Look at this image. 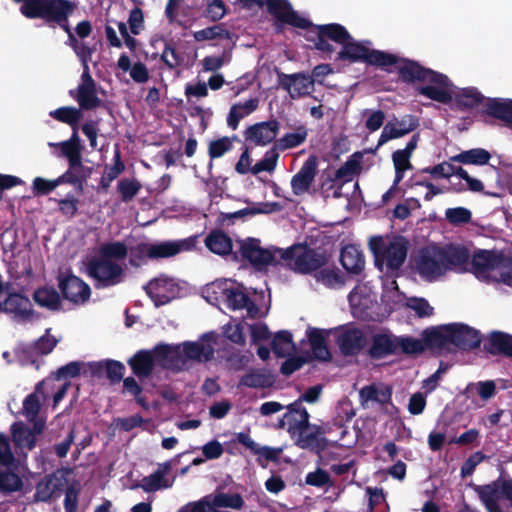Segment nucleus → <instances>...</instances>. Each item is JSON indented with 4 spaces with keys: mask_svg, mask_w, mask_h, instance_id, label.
Segmentation results:
<instances>
[{
    "mask_svg": "<svg viewBox=\"0 0 512 512\" xmlns=\"http://www.w3.org/2000/svg\"><path fill=\"white\" fill-rule=\"evenodd\" d=\"M127 255V248L120 242L103 244L88 266L89 274L100 286H111L122 281L124 268L120 263Z\"/></svg>",
    "mask_w": 512,
    "mask_h": 512,
    "instance_id": "obj_1",
    "label": "nucleus"
},
{
    "mask_svg": "<svg viewBox=\"0 0 512 512\" xmlns=\"http://www.w3.org/2000/svg\"><path fill=\"white\" fill-rule=\"evenodd\" d=\"M204 297L210 303H223L233 310H246L248 317H262L267 309L261 310L251 302L243 287L231 279L216 280L204 288Z\"/></svg>",
    "mask_w": 512,
    "mask_h": 512,
    "instance_id": "obj_2",
    "label": "nucleus"
},
{
    "mask_svg": "<svg viewBox=\"0 0 512 512\" xmlns=\"http://www.w3.org/2000/svg\"><path fill=\"white\" fill-rule=\"evenodd\" d=\"M375 266L381 273L394 276L407 256V242L401 236H373L369 240Z\"/></svg>",
    "mask_w": 512,
    "mask_h": 512,
    "instance_id": "obj_3",
    "label": "nucleus"
},
{
    "mask_svg": "<svg viewBox=\"0 0 512 512\" xmlns=\"http://www.w3.org/2000/svg\"><path fill=\"white\" fill-rule=\"evenodd\" d=\"M424 335L433 348H448L453 345L461 349H472L480 344L478 331L460 323L426 329Z\"/></svg>",
    "mask_w": 512,
    "mask_h": 512,
    "instance_id": "obj_4",
    "label": "nucleus"
},
{
    "mask_svg": "<svg viewBox=\"0 0 512 512\" xmlns=\"http://www.w3.org/2000/svg\"><path fill=\"white\" fill-rule=\"evenodd\" d=\"M509 269L512 270V258L499 251L477 250L472 255L470 271L483 282L505 284Z\"/></svg>",
    "mask_w": 512,
    "mask_h": 512,
    "instance_id": "obj_5",
    "label": "nucleus"
},
{
    "mask_svg": "<svg viewBox=\"0 0 512 512\" xmlns=\"http://www.w3.org/2000/svg\"><path fill=\"white\" fill-rule=\"evenodd\" d=\"M196 240L193 237L168 240L161 242H142L130 249V263L135 266L143 264L148 259H162L176 256L192 250Z\"/></svg>",
    "mask_w": 512,
    "mask_h": 512,
    "instance_id": "obj_6",
    "label": "nucleus"
},
{
    "mask_svg": "<svg viewBox=\"0 0 512 512\" xmlns=\"http://www.w3.org/2000/svg\"><path fill=\"white\" fill-rule=\"evenodd\" d=\"M68 389V383L59 382L57 379H45L36 388L35 392L30 394L23 403V413L25 416L34 420L42 405L52 398L53 407L63 399Z\"/></svg>",
    "mask_w": 512,
    "mask_h": 512,
    "instance_id": "obj_7",
    "label": "nucleus"
},
{
    "mask_svg": "<svg viewBox=\"0 0 512 512\" xmlns=\"http://www.w3.org/2000/svg\"><path fill=\"white\" fill-rule=\"evenodd\" d=\"M339 58L352 62L362 61L382 68H388L395 61L394 54L375 50L370 41H355L351 36L340 50Z\"/></svg>",
    "mask_w": 512,
    "mask_h": 512,
    "instance_id": "obj_8",
    "label": "nucleus"
},
{
    "mask_svg": "<svg viewBox=\"0 0 512 512\" xmlns=\"http://www.w3.org/2000/svg\"><path fill=\"white\" fill-rule=\"evenodd\" d=\"M20 10L27 18L60 22L72 12L73 6L67 0H26Z\"/></svg>",
    "mask_w": 512,
    "mask_h": 512,
    "instance_id": "obj_9",
    "label": "nucleus"
},
{
    "mask_svg": "<svg viewBox=\"0 0 512 512\" xmlns=\"http://www.w3.org/2000/svg\"><path fill=\"white\" fill-rule=\"evenodd\" d=\"M488 512H512V481H496L477 488Z\"/></svg>",
    "mask_w": 512,
    "mask_h": 512,
    "instance_id": "obj_10",
    "label": "nucleus"
},
{
    "mask_svg": "<svg viewBox=\"0 0 512 512\" xmlns=\"http://www.w3.org/2000/svg\"><path fill=\"white\" fill-rule=\"evenodd\" d=\"M418 274L427 281H435L448 271L445 255L441 248L436 246L422 250L416 259Z\"/></svg>",
    "mask_w": 512,
    "mask_h": 512,
    "instance_id": "obj_11",
    "label": "nucleus"
},
{
    "mask_svg": "<svg viewBox=\"0 0 512 512\" xmlns=\"http://www.w3.org/2000/svg\"><path fill=\"white\" fill-rule=\"evenodd\" d=\"M281 259L287 261V265L299 273H309L317 270L324 258L304 245H296L288 250H282Z\"/></svg>",
    "mask_w": 512,
    "mask_h": 512,
    "instance_id": "obj_12",
    "label": "nucleus"
},
{
    "mask_svg": "<svg viewBox=\"0 0 512 512\" xmlns=\"http://www.w3.org/2000/svg\"><path fill=\"white\" fill-rule=\"evenodd\" d=\"M348 299L354 317L375 319L378 316L376 295L368 284L360 283L355 286Z\"/></svg>",
    "mask_w": 512,
    "mask_h": 512,
    "instance_id": "obj_13",
    "label": "nucleus"
},
{
    "mask_svg": "<svg viewBox=\"0 0 512 512\" xmlns=\"http://www.w3.org/2000/svg\"><path fill=\"white\" fill-rule=\"evenodd\" d=\"M150 299L155 306H161L169 303L181 294V283L167 275H159L150 280L144 287Z\"/></svg>",
    "mask_w": 512,
    "mask_h": 512,
    "instance_id": "obj_14",
    "label": "nucleus"
},
{
    "mask_svg": "<svg viewBox=\"0 0 512 512\" xmlns=\"http://www.w3.org/2000/svg\"><path fill=\"white\" fill-rule=\"evenodd\" d=\"M418 91L431 100L448 103L452 101L454 85L446 75L430 70Z\"/></svg>",
    "mask_w": 512,
    "mask_h": 512,
    "instance_id": "obj_15",
    "label": "nucleus"
},
{
    "mask_svg": "<svg viewBox=\"0 0 512 512\" xmlns=\"http://www.w3.org/2000/svg\"><path fill=\"white\" fill-rule=\"evenodd\" d=\"M300 419L297 426L288 428V432L295 443L301 448H318L322 441V432L319 427L311 426L308 422L309 414L307 410L299 412Z\"/></svg>",
    "mask_w": 512,
    "mask_h": 512,
    "instance_id": "obj_16",
    "label": "nucleus"
},
{
    "mask_svg": "<svg viewBox=\"0 0 512 512\" xmlns=\"http://www.w3.org/2000/svg\"><path fill=\"white\" fill-rule=\"evenodd\" d=\"M75 51L80 57L84 67L81 83L78 86L75 98L82 108L90 109L98 106L100 104V100L97 97L95 82L89 73L85 49H80L78 46H75Z\"/></svg>",
    "mask_w": 512,
    "mask_h": 512,
    "instance_id": "obj_17",
    "label": "nucleus"
},
{
    "mask_svg": "<svg viewBox=\"0 0 512 512\" xmlns=\"http://www.w3.org/2000/svg\"><path fill=\"white\" fill-rule=\"evenodd\" d=\"M240 248L242 256L259 268L277 263L282 255V249H265L257 239L243 240Z\"/></svg>",
    "mask_w": 512,
    "mask_h": 512,
    "instance_id": "obj_18",
    "label": "nucleus"
},
{
    "mask_svg": "<svg viewBox=\"0 0 512 512\" xmlns=\"http://www.w3.org/2000/svg\"><path fill=\"white\" fill-rule=\"evenodd\" d=\"M58 284L64 297L74 304H84L90 298L89 285L73 274L61 273L58 277Z\"/></svg>",
    "mask_w": 512,
    "mask_h": 512,
    "instance_id": "obj_19",
    "label": "nucleus"
},
{
    "mask_svg": "<svg viewBox=\"0 0 512 512\" xmlns=\"http://www.w3.org/2000/svg\"><path fill=\"white\" fill-rule=\"evenodd\" d=\"M216 336L214 333L203 335L196 342H183L180 344L184 366L188 361H206L214 353Z\"/></svg>",
    "mask_w": 512,
    "mask_h": 512,
    "instance_id": "obj_20",
    "label": "nucleus"
},
{
    "mask_svg": "<svg viewBox=\"0 0 512 512\" xmlns=\"http://www.w3.org/2000/svg\"><path fill=\"white\" fill-rule=\"evenodd\" d=\"M333 336L339 348L346 355L358 353L366 344L363 332L354 326H341L333 329Z\"/></svg>",
    "mask_w": 512,
    "mask_h": 512,
    "instance_id": "obj_21",
    "label": "nucleus"
},
{
    "mask_svg": "<svg viewBox=\"0 0 512 512\" xmlns=\"http://www.w3.org/2000/svg\"><path fill=\"white\" fill-rule=\"evenodd\" d=\"M267 9L278 21L298 28H307L310 22L298 15L287 0H267Z\"/></svg>",
    "mask_w": 512,
    "mask_h": 512,
    "instance_id": "obj_22",
    "label": "nucleus"
},
{
    "mask_svg": "<svg viewBox=\"0 0 512 512\" xmlns=\"http://www.w3.org/2000/svg\"><path fill=\"white\" fill-rule=\"evenodd\" d=\"M418 123L412 116H404L401 119H393L386 123L380 135L378 145L401 138L416 129Z\"/></svg>",
    "mask_w": 512,
    "mask_h": 512,
    "instance_id": "obj_23",
    "label": "nucleus"
},
{
    "mask_svg": "<svg viewBox=\"0 0 512 512\" xmlns=\"http://www.w3.org/2000/svg\"><path fill=\"white\" fill-rule=\"evenodd\" d=\"M153 353L157 365L163 368L178 370L184 367L180 344H160L153 349Z\"/></svg>",
    "mask_w": 512,
    "mask_h": 512,
    "instance_id": "obj_24",
    "label": "nucleus"
},
{
    "mask_svg": "<svg viewBox=\"0 0 512 512\" xmlns=\"http://www.w3.org/2000/svg\"><path fill=\"white\" fill-rule=\"evenodd\" d=\"M394 58L395 61L385 69L388 71H392L393 69L397 70L400 76L406 81L422 83L426 78V74L430 72V69L424 68L414 61L399 58L396 55H394Z\"/></svg>",
    "mask_w": 512,
    "mask_h": 512,
    "instance_id": "obj_25",
    "label": "nucleus"
},
{
    "mask_svg": "<svg viewBox=\"0 0 512 512\" xmlns=\"http://www.w3.org/2000/svg\"><path fill=\"white\" fill-rule=\"evenodd\" d=\"M316 172V159L309 157L301 169L292 177L291 187L295 195H303L308 190L314 180Z\"/></svg>",
    "mask_w": 512,
    "mask_h": 512,
    "instance_id": "obj_26",
    "label": "nucleus"
},
{
    "mask_svg": "<svg viewBox=\"0 0 512 512\" xmlns=\"http://www.w3.org/2000/svg\"><path fill=\"white\" fill-rule=\"evenodd\" d=\"M281 85L292 98H299L309 94L313 88V80L304 74L284 75Z\"/></svg>",
    "mask_w": 512,
    "mask_h": 512,
    "instance_id": "obj_27",
    "label": "nucleus"
},
{
    "mask_svg": "<svg viewBox=\"0 0 512 512\" xmlns=\"http://www.w3.org/2000/svg\"><path fill=\"white\" fill-rule=\"evenodd\" d=\"M278 129L274 121L259 123L247 130L246 138L257 145H266L276 138Z\"/></svg>",
    "mask_w": 512,
    "mask_h": 512,
    "instance_id": "obj_28",
    "label": "nucleus"
},
{
    "mask_svg": "<svg viewBox=\"0 0 512 512\" xmlns=\"http://www.w3.org/2000/svg\"><path fill=\"white\" fill-rule=\"evenodd\" d=\"M117 68L123 73H129L130 78L136 83L142 84L149 79L147 66L140 61L132 63L126 54L120 55L117 61Z\"/></svg>",
    "mask_w": 512,
    "mask_h": 512,
    "instance_id": "obj_29",
    "label": "nucleus"
},
{
    "mask_svg": "<svg viewBox=\"0 0 512 512\" xmlns=\"http://www.w3.org/2000/svg\"><path fill=\"white\" fill-rule=\"evenodd\" d=\"M485 111L488 115L503 121L512 127V100L511 99H488L485 101Z\"/></svg>",
    "mask_w": 512,
    "mask_h": 512,
    "instance_id": "obj_30",
    "label": "nucleus"
},
{
    "mask_svg": "<svg viewBox=\"0 0 512 512\" xmlns=\"http://www.w3.org/2000/svg\"><path fill=\"white\" fill-rule=\"evenodd\" d=\"M237 441L249 449L254 454L264 457L267 460H276L282 453V448H272L268 446H260L257 444L248 433L239 432L236 434Z\"/></svg>",
    "mask_w": 512,
    "mask_h": 512,
    "instance_id": "obj_31",
    "label": "nucleus"
},
{
    "mask_svg": "<svg viewBox=\"0 0 512 512\" xmlns=\"http://www.w3.org/2000/svg\"><path fill=\"white\" fill-rule=\"evenodd\" d=\"M43 428V424L35 423L34 431L26 428L22 423H16L12 426L13 439L16 445L21 449H32L36 441V433H40Z\"/></svg>",
    "mask_w": 512,
    "mask_h": 512,
    "instance_id": "obj_32",
    "label": "nucleus"
},
{
    "mask_svg": "<svg viewBox=\"0 0 512 512\" xmlns=\"http://www.w3.org/2000/svg\"><path fill=\"white\" fill-rule=\"evenodd\" d=\"M341 264L350 273H359L365 265L361 250L355 245H347L341 252Z\"/></svg>",
    "mask_w": 512,
    "mask_h": 512,
    "instance_id": "obj_33",
    "label": "nucleus"
},
{
    "mask_svg": "<svg viewBox=\"0 0 512 512\" xmlns=\"http://www.w3.org/2000/svg\"><path fill=\"white\" fill-rule=\"evenodd\" d=\"M333 335V329L325 330L311 328L308 332L309 341L315 357L321 360H327L330 353L326 347L325 339Z\"/></svg>",
    "mask_w": 512,
    "mask_h": 512,
    "instance_id": "obj_34",
    "label": "nucleus"
},
{
    "mask_svg": "<svg viewBox=\"0 0 512 512\" xmlns=\"http://www.w3.org/2000/svg\"><path fill=\"white\" fill-rule=\"evenodd\" d=\"M445 255V262L448 265V270L455 269L463 271L465 266L468 265L469 252L465 247L462 246H448L441 248Z\"/></svg>",
    "mask_w": 512,
    "mask_h": 512,
    "instance_id": "obj_35",
    "label": "nucleus"
},
{
    "mask_svg": "<svg viewBox=\"0 0 512 512\" xmlns=\"http://www.w3.org/2000/svg\"><path fill=\"white\" fill-rule=\"evenodd\" d=\"M373 357H383L388 354H397V336L390 334L376 335L370 349Z\"/></svg>",
    "mask_w": 512,
    "mask_h": 512,
    "instance_id": "obj_36",
    "label": "nucleus"
},
{
    "mask_svg": "<svg viewBox=\"0 0 512 512\" xmlns=\"http://www.w3.org/2000/svg\"><path fill=\"white\" fill-rule=\"evenodd\" d=\"M258 103L259 101L257 98H251L243 103L234 104L231 107L227 118L228 126L232 129H236L241 119L250 115L257 109Z\"/></svg>",
    "mask_w": 512,
    "mask_h": 512,
    "instance_id": "obj_37",
    "label": "nucleus"
},
{
    "mask_svg": "<svg viewBox=\"0 0 512 512\" xmlns=\"http://www.w3.org/2000/svg\"><path fill=\"white\" fill-rule=\"evenodd\" d=\"M134 374L139 377L148 376L154 366L157 365L155 361L153 350L140 351L129 361Z\"/></svg>",
    "mask_w": 512,
    "mask_h": 512,
    "instance_id": "obj_38",
    "label": "nucleus"
},
{
    "mask_svg": "<svg viewBox=\"0 0 512 512\" xmlns=\"http://www.w3.org/2000/svg\"><path fill=\"white\" fill-rule=\"evenodd\" d=\"M457 105L475 107L484 101V96L474 87L458 88L454 86L453 98Z\"/></svg>",
    "mask_w": 512,
    "mask_h": 512,
    "instance_id": "obj_39",
    "label": "nucleus"
},
{
    "mask_svg": "<svg viewBox=\"0 0 512 512\" xmlns=\"http://www.w3.org/2000/svg\"><path fill=\"white\" fill-rule=\"evenodd\" d=\"M359 395L363 403L372 401L386 403L391 398V389L385 384H372L363 387Z\"/></svg>",
    "mask_w": 512,
    "mask_h": 512,
    "instance_id": "obj_40",
    "label": "nucleus"
},
{
    "mask_svg": "<svg viewBox=\"0 0 512 512\" xmlns=\"http://www.w3.org/2000/svg\"><path fill=\"white\" fill-rule=\"evenodd\" d=\"M61 478L56 474L45 477L36 486L35 498L38 501L50 500L62 487Z\"/></svg>",
    "mask_w": 512,
    "mask_h": 512,
    "instance_id": "obj_41",
    "label": "nucleus"
},
{
    "mask_svg": "<svg viewBox=\"0 0 512 512\" xmlns=\"http://www.w3.org/2000/svg\"><path fill=\"white\" fill-rule=\"evenodd\" d=\"M490 159L491 155L487 150L483 148H474L463 151L451 157L450 160L462 164L482 166L487 164Z\"/></svg>",
    "mask_w": 512,
    "mask_h": 512,
    "instance_id": "obj_42",
    "label": "nucleus"
},
{
    "mask_svg": "<svg viewBox=\"0 0 512 512\" xmlns=\"http://www.w3.org/2000/svg\"><path fill=\"white\" fill-rule=\"evenodd\" d=\"M206 247L218 255H226L232 250L231 239L222 231H214L205 239Z\"/></svg>",
    "mask_w": 512,
    "mask_h": 512,
    "instance_id": "obj_43",
    "label": "nucleus"
},
{
    "mask_svg": "<svg viewBox=\"0 0 512 512\" xmlns=\"http://www.w3.org/2000/svg\"><path fill=\"white\" fill-rule=\"evenodd\" d=\"M427 346L431 347L424 333L422 334V338L397 336V354H418L423 352Z\"/></svg>",
    "mask_w": 512,
    "mask_h": 512,
    "instance_id": "obj_44",
    "label": "nucleus"
},
{
    "mask_svg": "<svg viewBox=\"0 0 512 512\" xmlns=\"http://www.w3.org/2000/svg\"><path fill=\"white\" fill-rule=\"evenodd\" d=\"M33 298L39 306L50 310L58 309L61 304L60 296L53 288H39L35 291Z\"/></svg>",
    "mask_w": 512,
    "mask_h": 512,
    "instance_id": "obj_45",
    "label": "nucleus"
},
{
    "mask_svg": "<svg viewBox=\"0 0 512 512\" xmlns=\"http://www.w3.org/2000/svg\"><path fill=\"white\" fill-rule=\"evenodd\" d=\"M468 397L478 395L482 400L487 401L496 394V384L492 380L469 383L465 389Z\"/></svg>",
    "mask_w": 512,
    "mask_h": 512,
    "instance_id": "obj_46",
    "label": "nucleus"
},
{
    "mask_svg": "<svg viewBox=\"0 0 512 512\" xmlns=\"http://www.w3.org/2000/svg\"><path fill=\"white\" fill-rule=\"evenodd\" d=\"M172 483V480L165 477V471L159 469L148 477H145L139 486L146 492H154L169 488L172 486Z\"/></svg>",
    "mask_w": 512,
    "mask_h": 512,
    "instance_id": "obj_47",
    "label": "nucleus"
},
{
    "mask_svg": "<svg viewBox=\"0 0 512 512\" xmlns=\"http://www.w3.org/2000/svg\"><path fill=\"white\" fill-rule=\"evenodd\" d=\"M273 349L281 357L292 355L295 352V344L291 333L288 331L278 332L273 339Z\"/></svg>",
    "mask_w": 512,
    "mask_h": 512,
    "instance_id": "obj_48",
    "label": "nucleus"
},
{
    "mask_svg": "<svg viewBox=\"0 0 512 512\" xmlns=\"http://www.w3.org/2000/svg\"><path fill=\"white\" fill-rule=\"evenodd\" d=\"M316 30L319 31L320 35L325 36V38H328L340 44L342 47L344 46V43H346L347 40H349L350 37L348 31L339 24H328L318 26Z\"/></svg>",
    "mask_w": 512,
    "mask_h": 512,
    "instance_id": "obj_49",
    "label": "nucleus"
},
{
    "mask_svg": "<svg viewBox=\"0 0 512 512\" xmlns=\"http://www.w3.org/2000/svg\"><path fill=\"white\" fill-rule=\"evenodd\" d=\"M315 278L329 288H339L344 285V279L337 269L333 267H324L316 272Z\"/></svg>",
    "mask_w": 512,
    "mask_h": 512,
    "instance_id": "obj_50",
    "label": "nucleus"
},
{
    "mask_svg": "<svg viewBox=\"0 0 512 512\" xmlns=\"http://www.w3.org/2000/svg\"><path fill=\"white\" fill-rule=\"evenodd\" d=\"M411 156L404 151L397 150L393 153L392 160L395 168L394 186H397L403 179L404 173L412 168Z\"/></svg>",
    "mask_w": 512,
    "mask_h": 512,
    "instance_id": "obj_51",
    "label": "nucleus"
},
{
    "mask_svg": "<svg viewBox=\"0 0 512 512\" xmlns=\"http://www.w3.org/2000/svg\"><path fill=\"white\" fill-rule=\"evenodd\" d=\"M49 114L54 119L66 123L71 127L77 126L82 116L81 111L79 109L68 106L53 110Z\"/></svg>",
    "mask_w": 512,
    "mask_h": 512,
    "instance_id": "obj_52",
    "label": "nucleus"
},
{
    "mask_svg": "<svg viewBox=\"0 0 512 512\" xmlns=\"http://www.w3.org/2000/svg\"><path fill=\"white\" fill-rule=\"evenodd\" d=\"M235 140L236 137L227 136L212 140L208 146L209 156L212 159L224 156L227 152L232 150Z\"/></svg>",
    "mask_w": 512,
    "mask_h": 512,
    "instance_id": "obj_53",
    "label": "nucleus"
},
{
    "mask_svg": "<svg viewBox=\"0 0 512 512\" xmlns=\"http://www.w3.org/2000/svg\"><path fill=\"white\" fill-rule=\"evenodd\" d=\"M50 146L58 147L60 149L61 155L68 159L72 169L81 166V147H76L74 144H70L65 141L58 144L51 143Z\"/></svg>",
    "mask_w": 512,
    "mask_h": 512,
    "instance_id": "obj_54",
    "label": "nucleus"
},
{
    "mask_svg": "<svg viewBox=\"0 0 512 512\" xmlns=\"http://www.w3.org/2000/svg\"><path fill=\"white\" fill-rule=\"evenodd\" d=\"M307 138V129L303 126H300L285 134L279 141L278 145L282 149L294 148L300 144H302Z\"/></svg>",
    "mask_w": 512,
    "mask_h": 512,
    "instance_id": "obj_55",
    "label": "nucleus"
},
{
    "mask_svg": "<svg viewBox=\"0 0 512 512\" xmlns=\"http://www.w3.org/2000/svg\"><path fill=\"white\" fill-rule=\"evenodd\" d=\"M142 185L136 179L124 178L117 184V190L124 202L131 201L140 191Z\"/></svg>",
    "mask_w": 512,
    "mask_h": 512,
    "instance_id": "obj_56",
    "label": "nucleus"
},
{
    "mask_svg": "<svg viewBox=\"0 0 512 512\" xmlns=\"http://www.w3.org/2000/svg\"><path fill=\"white\" fill-rule=\"evenodd\" d=\"M193 37L198 42L212 41L218 39H226L229 37V33L221 25H214L199 31H195L193 33Z\"/></svg>",
    "mask_w": 512,
    "mask_h": 512,
    "instance_id": "obj_57",
    "label": "nucleus"
},
{
    "mask_svg": "<svg viewBox=\"0 0 512 512\" xmlns=\"http://www.w3.org/2000/svg\"><path fill=\"white\" fill-rule=\"evenodd\" d=\"M445 218L452 225H463L471 221L472 212L465 207L448 208L445 211Z\"/></svg>",
    "mask_w": 512,
    "mask_h": 512,
    "instance_id": "obj_58",
    "label": "nucleus"
},
{
    "mask_svg": "<svg viewBox=\"0 0 512 512\" xmlns=\"http://www.w3.org/2000/svg\"><path fill=\"white\" fill-rule=\"evenodd\" d=\"M278 158L279 154L274 149L267 151L263 159L252 167L251 173L256 175L260 172L274 171Z\"/></svg>",
    "mask_w": 512,
    "mask_h": 512,
    "instance_id": "obj_59",
    "label": "nucleus"
},
{
    "mask_svg": "<svg viewBox=\"0 0 512 512\" xmlns=\"http://www.w3.org/2000/svg\"><path fill=\"white\" fill-rule=\"evenodd\" d=\"M382 300L390 307L403 302V295L399 292L395 280L384 284V294Z\"/></svg>",
    "mask_w": 512,
    "mask_h": 512,
    "instance_id": "obj_60",
    "label": "nucleus"
},
{
    "mask_svg": "<svg viewBox=\"0 0 512 512\" xmlns=\"http://www.w3.org/2000/svg\"><path fill=\"white\" fill-rule=\"evenodd\" d=\"M64 177H59L54 180H48L41 177H36L32 183L34 194H48L63 183Z\"/></svg>",
    "mask_w": 512,
    "mask_h": 512,
    "instance_id": "obj_61",
    "label": "nucleus"
},
{
    "mask_svg": "<svg viewBox=\"0 0 512 512\" xmlns=\"http://www.w3.org/2000/svg\"><path fill=\"white\" fill-rule=\"evenodd\" d=\"M288 412L283 416V419L280 421L279 426L284 427L286 424L289 427L297 426L299 424L300 419V411L306 410L302 407L300 402H294L287 406Z\"/></svg>",
    "mask_w": 512,
    "mask_h": 512,
    "instance_id": "obj_62",
    "label": "nucleus"
},
{
    "mask_svg": "<svg viewBox=\"0 0 512 512\" xmlns=\"http://www.w3.org/2000/svg\"><path fill=\"white\" fill-rule=\"evenodd\" d=\"M267 382L268 380L264 373L251 370L241 378L240 385L251 388H257L265 386Z\"/></svg>",
    "mask_w": 512,
    "mask_h": 512,
    "instance_id": "obj_63",
    "label": "nucleus"
},
{
    "mask_svg": "<svg viewBox=\"0 0 512 512\" xmlns=\"http://www.w3.org/2000/svg\"><path fill=\"white\" fill-rule=\"evenodd\" d=\"M21 479L14 473H0V490L5 492H14L21 488Z\"/></svg>",
    "mask_w": 512,
    "mask_h": 512,
    "instance_id": "obj_64",
    "label": "nucleus"
}]
</instances>
